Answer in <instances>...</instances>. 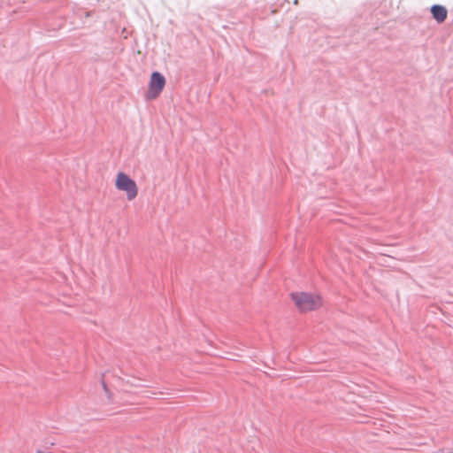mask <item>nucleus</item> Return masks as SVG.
Listing matches in <instances>:
<instances>
[{
    "mask_svg": "<svg viewBox=\"0 0 453 453\" xmlns=\"http://www.w3.org/2000/svg\"><path fill=\"white\" fill-rule=\"evenodd\" d=\"M290 297L297 310L301 312L315 311L322 307L323 299L321 296L309 292H294Z\"/></svg>",
    "mask_w": 453,
    "mask_h": 453,
    "instance_id": "obj_1",
    "label": "nucleus"
},
{
    "mask_svg": "<svg viewBox=\"0 0 453 453\" xmlns=\"http://www.w3.org/2000/svg\"><path fill=\"white\" fill-rule=\"evenodd\" d=\"M115 188L124 193L128 201L134 200L138 195L136 182L124 172H119L115 179Z\"/></svg>",
    "mask_w": 453,
    "mask_h": 453,
    "instance_id": "obj_2",
    "label": "nucleus"
},
{
    "mask_svg": "<svg viewBox=\"0 0 453 453\" xmlns=\"http://www.w3.org/2000/svg\"><path fill=\"white\" fill-rule=\"evenodd\" d=\"M165 85V77L158 72H154L150 77L146 97L150 100L157 98L162 92Z\"/></svg>",
    "mask_w": 453,
    "mask_h": 453,
    "instance_id": "obj_3",
    "label": "nucleus"
},
{
    "mask_svg": "<svg viewBox=\"0 0 453 453\" xmlns=\"http://www.w3.org/2000/svg\"><path fill=\"white\" fill-rule=\"evenodd\" d=\"M431 12L434 19L439 23H442L447 19L448 11L442 5H433L431 7Z\"/></svg>",
    "mask_w": 453,
    "mask_h": 453,
    "instance_id": "obj_4",
    "label": "nucleus"
},
{
    "mask_svg": "<svg viewBox=\"0 0 453 453\" xmlns=\"http://www.w3.org/2000/svg\"><path fill=\"white\" fill-rule=\"evenodd\" d=\"M104 389H105V393H106L107 398L110 401H112V393L109 389H107L106 388H104Z\"/></svg>",
    "mask_w": 453,
    "mask_h": 453,
    "instance_id": "obj_5",
    "label": "nucleus"
},
{
    "mask_svg": "<svg viewBox=\"0 0 453 453\" xmlns=\"http://www.w3.org/2000/svg\"><path fill=\"white\" fill-rule=\"evenodd\" d=\"M436 453H453V451L450 449H439Z\"/></svg>",
    "mask_w": 453,
    "mask_h": 453,
    "instance_id": "obj_6",
    "label": "nucleus"
}]
</instances>
